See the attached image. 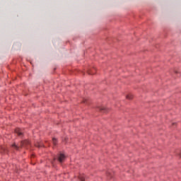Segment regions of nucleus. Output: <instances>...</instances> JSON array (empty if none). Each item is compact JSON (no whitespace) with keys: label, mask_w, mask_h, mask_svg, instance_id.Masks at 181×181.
Here are the masks:
<instances>
[{"label":"nucleus","mask_w":181,"mask_h":181,"mask_svg":"<svg viewBox=\"0 0 181 181\" xmlns=\"http://www.w3.org/2000/svg\"><path fill=\"white\" fill-rule=\"evenodd\" d=\"M126 98L127 100H132V98H134V96L132 94H129L126 96Z\"/></svg>","instance_id":"4"},{"label":"nucleus","mask_w":181,"mask_h":181,"mask_svg":"<svg viewBox=\"0 0 181 181\" xmlns=\"http://www.w3.org/2000/svg\"><path fill=\"white\" fill-rule=\"evenodd\" d=\"M35 146H37V148H41V146H43V145H42V144H39L37 145H35Z\"/></svg>","instance_id":"10"},{"label":"nucleus","mask_w":181,"mask_h":181,"mask_svg":"<svg viewBox=\"0 0 181 181\" xmlns=\"http://www.w3.org/2000/svg\"><path fill=\"white\" fill-rule=\"evenodd\" d=\"M52 143H53V145L56 146L57 144V139H56L55 138H53Z\"/></svg>","instance_id":"6"},{"label":"nucleus","mask_w":181,"mask_h":181,"mask_svg":"<svg viewBox=\"0 0 181 181\" xmlns=\"http://www.w3.org/2000/svg\"><path fill=\"white\" fill-rule=\"evenodd\" d=\"M176 123H173V125H175Z\"/></svg>","instance_id":"11"},{"label":"nucleus","mask_w":181,"mask_h":181,"mask_svg":"<svg viewBox=\"0 0 181 181\" xmlns=\"http://www.w3.org/2000/svg\"><path fill=\"white\" fill-rule=\"evenodd\" d=\"M79 179L81 181H84V175H79Z\"/></svg>","instance_id":"9"},{"label":"nucleus","mask_w":181,"mask_h":181,"mask_svg":"<svg viewBox=\"0 0 181 181\" xmlns=\"http://www.w3.org/2000/svg\"><path fill=\"white\" fill-rule=\"evenodd\" d=\"M100 111H104L105 112H107V108L105 107H100Z\"/></svg>","instance_id":"5"},{"label":"nucleus","mask_w":181,"mask_h":181,"mask_svg":"<svg viewBox=\"0 0 181 181\" xmlns=\"http://www.w3.org/2000/svg\"><path fill=\"white\" fill-rule=\"evenodd\" d=\"M12 147L14 148V149H16L17 151L18 149H19V146H17L16 144H13Z\"/></svg>","instance_id":"7"},{"label":"nucleus","mask_w":181,"mask_h":181,"mask_svg":"<svg viewBox=\"0 0 181 181\" xmlns=\"http://www.w3.org/2000/svg\"><path fill=\"white\" fill-rule=\"evenodd\" d=\"M88 74L93 75V74H95V73L91 70H89V71H88Z\"/></svg>","instance_id":"8"},{"label":"nucleus","mask_w":181,"mask_h":181,"mask_svg":"<svg viewBox=\"0 0 181 181\" xmlns=\"http://www.w3.org/2000/svg\"><path fill=\"white\" fill-rule=\"evenodd\" d=\"M30 142L28 140H25L24 141H21V146H25L26 145H30Z\"/></svg>","instance_id":"2"},{"label":"nucleus","mask_w":181,"mask_h":181,"mask_svg":"<svg viewBox=\"0 0 181 181\" xmlns=\"http://www.w3.org/2000/svg\"><path fill=\"white\" fill-rule=\"evenodd\" d=\"M64 159H66V156H64V154L60 153L58 156V160H59V162H60V163H62V162H64Z\"/></svg>","instance_id":"1"},{"label":"nucleus","mask_w":181,"mask_h":181,"mask_svg":"<svg viewBox=\"0 0 181 181\" xmlns=\"http://www.w3.org/2000/svg\"><path fill=\"white\" fill-rule=\"evenodd\" d=\"M15 132L17 134V135H18V136H22L23 135L22 130H21V129H16Z\"/></svg>","instance_id":"3"}]
</instances>
